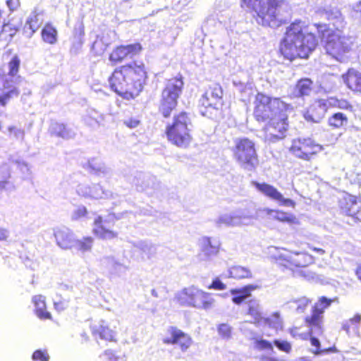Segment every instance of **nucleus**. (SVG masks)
I'll list each match as a JSON object with an SVG mask.
<instances>
[{"label": "nucleus", "mask_w": 361, "mask_h": 361, "mask_svg": "<svg viewBox=\"0 0 361 361\" xmlns=\"http://www.w3.org/2000/svg\"><path fill=\"white\" fill-rule=\"evenodd\" d=\"M253 116L259 123H266L262 128L265 141L275 143L286 137L290 123L288 112L291 105L280 97L257 92L253 102Z\"/></svg>", "instance_id": "nucleus-1"}, {"label": "nucleus", "mask_w": 361, "mask_h": 361, "mask_svg": "<svg viewBox=\"0 0 361 361\" xmlns=\"http://www.w3.org/2000/svg\"><path fill=\"white\" fill-rule=\"evenodd\" d=\"M328 23H314L317 35L323 43L324 50L331 58L341 63L346 62L353 51V37L345 33L347 23L340 11L327 13Z\"/></svg>", "instance_id": "nucleus-2"}, {"label": "nucleus", "mask_w": 361, "mask_h": 361, "mask_svg": "<svg viewBox=\"0 0 361 361\" xmlns=\"http://www.w3.org/2000/svg\"><path fill=\"white\" fill-rule=\"evenodd\" d=\"M149 78L147 67L140 61L116 66L110 74V89L122 99H135L143 91Z\"/></svg>", "instance_id": "nucleus-3"}, {"label": "nucleus", "mask_w": 361, "mask_h": 361, "mask_svg": "<svg viewBox=\"0 0 361 361\" xmlns=\"http://www.w3.org/2000/svg\"><path fill=\"white\" fill-rule=\"evenodd\" d=\"M317 46V39L308 30L307 25L301 20H295L286 29L280 41L279 53L289 61L307 59Z\"/></svg>", "instance_id": "nucleus-4"}, {"label": "nucleus", "mask_w": 361, "mask_h": 361, "mask_svg": "<svg viewBox=\"0 0 361 361\" xmlns=\"http://www.w3.org/2000/svg\"><path fill=\"white\" fill-rule=\"evenodd\" d=\"M240 6L262 27L277 28L286 23L283 18L287 12L283 0H240Z\"/></svg>", "instance_id": "nucleus-5"}, {"label": "nucleus", "mask_w": 361, "mask_h": 361, "mask_svg": "<svg viewBox=\"0 0 361 361\" xmlns=\"http://www.w3.org/2000/svg\"><path fill=\"white\" fill-rule=\"evenodd\" d=\"M333 301L332 299L322 296L319 298L317 302L312 306L311 314L304 318V322L309 329L307 332H300V326H293L289 329V333L293 338H299L302 340H307L310 338L311 345L315 347V350H314L315 355H319L322 352L337 351L334 346L322 350L319 339L313 336L314 331H317L320 335L323 334L324 314L325 310L331 306Z\"/></svg>", "instance_id": "nucleus-6"}, {"label": "nucleus", "mask_w": 361, "mask_h": 361, "mask_svg": "<svg viewBox=\"0 0 361 361\" xmlns=\"http://www.w3.org/2000/svg\"><path fill=\"white\" fill-rule=\"evenodd\" d=\"M192 120L189 113L181 111L175 114L172 121L166 125L164 134L172 145L186 149L193 142Z\"/></svg>", "instance_id": "nucleus-7"}, {"label": "nucleus", "mask_w": 361, "mask_h": 361, "mask_svg": "<svg viewBox=\"0 0 361 361\" xmlns=\"http://www.w3.org/2000/svg\"><path fill=\"white\" fill-rule=\"evenodd\" d=\"M184 82L181 77H173L167 80L166 85L161 90L158 111L164 118H169L172 113L176 110L178 101L180 98Z\"/></svg>", "instance_id": "nucleus-8"}, {"label": "nucleus", "mask_w": 361, "mask_h": 361, "mask_svg": "<svg viewBox=\"0 0 361 361\" xmlns=\"http://www.w3.org/2000/svg\"><path fill=\"white\" fill-rule=\"evenodd\" d=\"M231 151L233 158L243 169L255 171L258 167L259 159L254 140L246 137L238 138Z\"/></svg>", "instance_id": "nucleus-9"}, {"label": "nucleus", "mask_w": 361, "mask_h": 361, "mask_svg": "<svg viewBox=\"0 0 361 361\" xmlns=\"http://www.w3.org/2000/svg\"><path fill=\"white\" fill-rule=\"evenodd\" d=\"M174 302L180 307H192L197 309L209 310L214 304L210 293L199 289L194 286L184 288L174 297Z\"/></svg>", "instance_id": "nucleus-10"}, {"label": "nucleus", "mask_w": 361, "mask_h": 361, "mask_svg": "<svg viewBox=\"0 0 361 361\" xmlns=\"http://www.w3.org/2000/svg\"><path fill=\"white\" fill-rule=\"evenodd\" d=\"M284 252L272 255L271 258L279 267L290 270H299L314 263V257L307 252H293L282 249Z\"/></svg>", "instance_id": "nucleus-11"}, {"label": "nucleus", "mask_w": 361, "mask_h": 361, "mask_svg": "<svg viewBox=\"0 0 361 361\" xmlns=\"http://www.w3.org/2000/svg\"><path fill=\"white\" fill-rule=\"evenodd\" d=\"M322 150V145L309 137L293 139L288 147V152L293 157L307 161H310Z\"/></svg>", "instance_id": "nucleus-12"}, {"label": "nucleus", "mask_w": 361, "mask_h": 361, "mask_svg": "<svg viewBox=\"0 0 361 361\" xmlns=\"http://www.w3.org/2000/svg\"><path fill=\"white\" fill-rule=\"evenodd\" d=\"M224 91L219 83L210 85L199 99V106L204 116H211L213 111L222 110Z\"/></svg>", "instance_id": "nucleus-13"}, {"label": "nucleus", "mask_w": 361, "mask_h": 361, "mask_svg": "<svg viewBox=\"0 0 361 361\" xmlns=\"http://www.w3.org/2000/svg\"><path fill=\"white\" fill-rule=\"evenodd\" d=\"M142 50V45L138 42L128 44H118L112 49L109 54L108 59L111 66H116L128 59L140 55Z\"/></svg>", "instance_id": "nucleus-14"}, {"label": "nucleus", "mask_w": 361, "mask_h": 361, "mask_svg": "<svg viewBox=\"0 0 361 361\" xmlns=\"http://www.w3.org/2000/svg\"><path fill=\"white\" fill-rule=\"evenodd\" d=\"M341 213L355 223H361V197L345 192L338 201Z\"/></svg>", "instance_id": "nucleus-15"}, {"label": "nucleus", "mask_w": 361, "mask_h": 361, "mask_svg": "<svg viewBox=\"0 0 361 361\" xmlns=\"http://www.w3.org/2000/svg\"><path fill=\"white\" fill-rule=\"evenodd\" d=\"M165 345H176L181 352H187L193 344L192 337L175 326H169L162 338Z\"/></svg>", "instance_id": "nucleus-16"}, {"label": "nucleus", "mask_w": 361, "mask_h": 361, "mask_svg": "<svg viewBox=\"0 0 361 361\" xmlns=\"http://www.w3.org/2000/svg\"><path fill=\"white\" fill-rule=\"evenodd\" d=\"M116 218L109 215L106 218L97 216L93 222L92 233L98 238L110 240L117 238L118 233L113 229Z\"/></svg>", "instance_id": "nucleus-17"}, {"label": "nucleus", "mask_w": 361, "mask_h": 361, "mask_svg": "<svg viewBox=\"0 0 361 361\" xmlns=\"http://www.w3.org/2000/svg\"><path fill=\"white\" fill-rule=\"evenodd\" d=\"M252 185L264 196L279 202L280 205L292 208L295 207V201L290 198H285L282 193L274 186L264 182L259 183L255 180L252 181Z\"/></svg>", "instance_id": "nucleus-18"}, {"label": "nucleus", "mask_w": 361, "mask_h": 361, "mask_svg": "<svg viewBox=\"0 0 361 361\" xmlns=\"http://www.w3.org/2000/svg\"><path fill=\"white\" fill-rule=\"evenodd\" d=\"M91 332L96 338L106 342L116 343L118 341L116 331L111 329L104 320H102L98 324L93 325L91 327Z\"/></svg>", "instance_id": "nucleus-19"}, {"label": "nucleus", "mask_w": 361, "mask_h": 361, "mask_svg": "<svg viewBox=\"0 0 361 361\" xmlns=\"http://www.w3.org/2000/svg\"><path fill=\"white\" fill-rule=\"evenodd\" d=\"M327 111L324 99H318L308 107L304 117L307 121L318 123L324 118Z\"/></svg>", "instance_id": "nucleus-20"}, {"label": "nucleus", "mask_w": 361, "mask_h": 361, "mask_svg": "<svg viewBox=\"0 0 361 361\" xmlns=\"http://www.w3.org/2000/svg\"><path fill=\"white\" fill-rule=\"evenodd\" d=\"M56 244L63 250H71L75 246V235L70 229L63 227L54 231Z\"/></svg>", "instance_id": "nucleus-21"}, {"label": "nucleus", "mask_w": 361, "mask_h": 361, "mask_svg": "<svg viewBox=\"0 0 361 361\" xmlns=\"http://www.w3.org/2000/svg\"><path fill=\"white\" fill-rule=\"evenodd\" d=\"M2 92L0 94V106H6L13 98L20 95V90L12 85V80L5 79L2 87H0Z\"/></svg>", "instance_id": "nucleus-22"}, {"label": "nucleus", "mask_w": 361, "mask_h": 361, "mask_svg": "<svg viewBox=\"0 0 361 361\" xmlns=\"http://www.w3.org/2000/svg\"><path fill=\"white\" fill-rule=\"evenodd\" d=\"M342 78L348 88L355 93L361 94V72L349 68L342 75Z\"/></svg>", "instance_id": "nucleus-23"}, {"label": "nucleus", "mask_w": 361, "mask_h": 361, "mask_svg": "<svg viewBox=\"0 0 361 361\" xmlns=\"http://www.w3.org/2000/svg\"><path fill=\"white\" fill-rule=\"evenodd\" d=\"M32 302L35 306L34 312L41 320H52L51 314L47 310L46 297L41 294L35 295L32 298Z\"/></svg>", "instance_id": "nucleus-24"}, {"label": "nucleus", "mask_w": 361, "mask_h": 361, "mask_svg": "<svg viewBox=\"0 0 361 361\" xmlns=\"http://www.w3.org/2000/svg\"><path fill=\"white\" fill-rule=\"evenodd\" d=\"M313 90V81L308 78H302L296 82L293 87V95L295 98H302L310 96Z\"/></svg>", "instance_id": "nucleus-25"}, {"label": "nucleus", "mask_w": 361, "mask_h": 361, "mask_svg": "<svg viewBox=\"0 0 361 361\" xmlns=\"http://www.w3.org/2000/svg\"><path fill=\"white\" fill-rule=\"evenodd\" d=\"M259 288L258 285L247 284L241 288L231 289L230 293L233 295L232 302L236 305L241 304L246 298L251 296L252 291Z\"/></svg>", "instance_id": "nucleus-26"}, {"label": "nucleus", "mask_w": 361, "mask_h": 361, "mask_svg": "<svg viewBox=\"0 0 361 361\" xmlns=\"http://www.w3.org/2000/svg\"><path fill=\"white\" fill-rule=\"evenodd\" d=\"M42 20L37 13H32L27 19L23 27V32L27 37H31L39 28Z\"/></svg>", "instance_id": "nucleus-27"}, {"label": "nucleus", "mask_w": 361, "mask_h": 361, "mask_svg": "<svg viewBox=\"0 0 361 361\" xmlns=\"http://www.w3.org/2000/svg\"><path fill=\"white\" fill-rule=\"evenodd\" d=\"M42 41L49 44H54L58 40V32L56 28L51 23H47L41 30Z\"/></svg>", "instance_id": "nucleus-28"}, {"label": "nucleus", "mask_w": 361, "mask_h": 361, "mask_svg": "<svg viewBox=\"0 0 361 361\" xmlns=\"http://www.w3.org/2000/svg\"><path fill=\"white\" fill-rule=\"evenodd\" d=\"M327 123L332 130L342 129L348 125V118L342 112H336L328 118Z\"/></svg>", "instance_id": "nucleus-29"}, {"label": "nucleus", "mask_w": 361, "mask_h": 361, "mask_svg": "<svg viewBox=\"0 0 361 361\" xmlns=\"http://www.w3.org/2000/svg\"><path fill=\"white\" fill-rule=\"evenodd\" d=\"M327 109H339L343 110H353V105L345 99H338L336 97H330L324 99Z\"/></svg>", "instance_id": "nucleus-30"}, {"label": "nucleus", "mask_w": 361, "mask_h": 361, "mask_svg": "<svg viewBox=\"0 0 361 361\" xmlns=\"http://www.w3.org/2000/svg\"><path fill=\"white\" fill-rule=\"evenodd\" d=\"M228 276L232 279L240 280L251 278L252 273L250 270L246 267L233 266L228 270Z\"/></svg>", "instance_id": "nucleus-31"}, {"label": "nucleus", "mask_w": 361, "mask_h": 361, "mask_svg": "<svg viewBox=\"0 0 361 361\" xmlns=\"http://www.w3.org/2000/svg\"><path fill=\"white\" fill-rule=\"evenodd\" d=\"M94 244V238L92 236H83L80 239L75 238V246L78 251L82 252H90Z\"/></svg>", "instance_id": "nucleus-32"}, {"label": "nucleus", "mask_w": 361, "mask_h": 361, "mask_svg": "<svg viewBox=\"0 0 361 361\" xmlns=\"http://www.w3.org/2000/svg\"><path fill=\"white\" fill-rule=\"evenodd\" d=\"M202 252L206 257L209 258L218 255L219 247L218 245H213L209 238H204Z\"/></svg>", "instance_id": "nucleus-33"}, {"label": "nucleus", "mask_w": 361, "mask_h": 361, "mask_svg": "<svg viewBox=\"0 0 361 361\" xmlns=\"http://www.w3.org/2000/svg\"><path fill=\"white\" fill-rule=\"evenodd\" d=\"M274 219L280 222H286L291 225H299L300 221L293 214L284 212L283 210H275Z\"/></svg>", "instance_id": "nucleus-34"}, {"label": "nucleus", "mask_w": 361, "mask_h": 361, "mask_svg": "<svg viewBox=\"0 0 361 361\" xmlns=\"http://www.w3.org/2000/svg\"><path fill=\"white\" fill-rule=\"evenodd\" d=\"M262 324L269 329H279L282 327V321L278 312L273 313L270 317H264L262 319Z\"/></svg>", "instance_id": "nucleus-35"}, {"label": "nucleus", "mask_w": 361, "mask_h": 361, "mask_svg": "<svg viewBox=\"0 0 361 361\" xmlns=\"http://www.w3.org/2000/svg\"><path fill=\"white\" fill-rule=\"evenodd\" d=\"M21 61L20 57L15 54L8 63V75L12 78L16 77L19 73Z\"/></svg>", "instance_id": "nucleus-36"}, {"label": "nucleus", "mask_w": 361, "mask_h": 361, "mask_svg": "<svg viewBox=\"0 0 361 361\" xmlns=\"http://www.w3.org/2000/svg\"><path fill=\"white\" fill-rule=\"evenodd\" d=\"M254 348L258 351H273V345L271 342L262 338H253Z\"/></svg>", "instance_id": "nucleus-37"}, {"label": "nucleus", "mask_w": 361, "mask_h": 361, "mask_svg": "<svg viewBox=\"0 0 361 361\" xmlns=\"http://www.w3.org/2000/svg\"><path fill=\"white\" fill-rule=\"evenodd\" d=\"M292 302L295 305L296 311L303 313L311 304L312 300L306 296H302L293 300Z\"/></svg>", "instance_id": "nucleus-38"}, {"label": "nucleus", "mask_w": 361, "mask_h": 361, "mask_svg": "<svg viewBox=\"0 0 361 361\" xmlns=\"http://www.w3.org/2000/svg\"><path fill=\"white\" fill-rule=\"evenodd\" d=\"M247 314L254 319V323L255 324H262V319L263 318L257 306L250 305L247 310Z\"/></svg>", "instance_id": "nucleus-39"}, {"label": "nucleus", "mask_w": 361, "mask_h": 361, "mask_svg": "<svg viewBox=\"0 0 361 361\" xmlns=\"http://www.w3.org/2000/svg\"><path fill=\"white\" fill-rule=\"evenodd\" d=\"M33 361H49V355L47 349H37L32 355Z\"/></svg>", "instance_id": "nucleus-40"}, {"label": "nucleus", "mask_w": 361, "mask_h": 361, "mask_svg": "<svg viewBox=\"0 0 361 361\" xmlns=\"http://www.w3.org/2000/svg\"><path fill=\"white\" fill-rule=\"evenodd\" d=\"M8 135L11 137L18 139L19 137L23 138L25 135V131L23 129L18 128L15 126H10L7 128Z\"/></svg>", "instance_id": "nucleus-41"}, {"label": "nucleus", "mask_w": 361, "mask_h": 361, "mask_svg": "<svg viewBox=\"0 0 361 361\" xmlns=\"http://www.w3.org/2000/svg\"><path fill=\"white\" fill-rule=\"evenodd\" d=\"M273 343L279 350L286 353H290L292 350L290 343L287 341L274 340Z\"/></svg>", "instance_id": "nucleus-42"}, {"label": "nucleus", "mask_w": 361, "mask_h": 361, "mask_svg": "<svg viewBox=\"0 0 361 361\" xmlns=\"http://www.w3.org/2000/svg\"><path fill=\"white\" fill-rule=\"evenodd\" d=\"M88 214L87 209L85 207L82 206L77 208L72 214L71 219L73 221H78L85 218Z\"/></svg>", "instance_id": "nucleus-43"}, {"label": "nucleus", "mask_w": 361, "mask_h": 361, "mask_svg": "<svg viewBox=\"0 0 361 361\" xmlns=\"http://www.w3.org/2000/svg\"><path fill=\"white\" fill-rule=\"evenodd\" d=\"M218 333L224 338H228L231 336L232 329L227 324H221L218 326Z\"/></svg>", "instance_id": "nucleus-44"}, {"label": "nucleus", "mask_w": 361, "mask_h": 361, "mask_svg": "<svg viewBox=\"0 0 361 361\" xmlns=\"http://www.w3.org/2000/svg\"><path fill=\"white\" fill-rule=\"evenodd\" d=\"M207 288L209 289L216 290H224L226 289V285L216 277L213 279L212 282L207 286Z\"/></svg>", "instance_id": "nucleus-45"}, {"label": "nucleus", "mask_w": 361, "mask_h": 361, "mask_svg": "<svg viewBox=\"0 0 361 361\" xmlns=\"http://www.w3.org/2000/svg\"><path fill=\"white\" fill-rule=\"evenodd\" d=\"M103 45L104 43L102 40H96L93 42L92 50L96 56H100L104 53V49H102Z\"/></svg>", "instance_id": "nucleus-46"}, {"label": "nucleus", "mask_w": 361, "mask_h": 361, "mask_svg": "<svg viewBox=\"0 0 361 361\" xmlns=\"http://www.w3.org/2000/svg\"><path fill=\"white\" fill-rule=\"evenodd\" d=\"M123 123L129 128H134L140 125V121L137 117H132L125 120Z\"/></svg>", "instance_id": "nucleus-47"}, {"label": "nucleus", "mask_w": 361, "mask_h": 361, "mask_svg": "<svg viewBox=\"0 0 361 361\" xmlns=\"http://www.w3.org/2000/svg\"><path fill=\"white\" fill-rule=\"evenodd\" d=\"M68 307V302L65 300H59L54 302V307L58 312L65 310Z\"/></svg>", "instance_id": "nucleus-48"}, {"label": "nucleus", "mask_w": 361, "mask_h": 361, "mask_svg": "<svg viewBox=\"0 0 361 361\" xmlns=\"http://www.w3.org/2000/svg\"><path fill=\"white\" fill-rule=\"evenodd\" d=\"M349 322L354 326V329L357 330L359 324L361 322V315L359 314H355L353 317L348 319Z\"/></svg>", "instance_id": "nucleus-49"}, {"label": "nucleus", "mask_w": 361, "mask_h": 361, "mask_svg": "<svg viewBox=\"0 0 361 361\" xmlns=\"http://www.w3.org/2000/svg\"><path fill=\"white\" fill-rule=\"evenodd\" d=\"M353 11L355 17L361 23V0L353 6Z\"/></svg>", "instance_id": "nucleus-50"}, {"label": "nucleus", "mask_w": 361, "mask_h": 361, "mask_svg": "<svg viewBox=\"0 0 361 361\" xmlns=\"http://www.w3.org/2000/svg\"><path fill=\"white\" fill-rule=\"evenodd\" d=\"M56 128H59V131L56 133L59 136L64 137L68 135V130L66 129V126L64 124H58Z\"/></svg>", "instance_id": "nucleus-51"}, {"label": "nucleus", "mask_w": 361, "mask_h": 361, "mask_svg": "<svg viewBox=\"0 0 361 361\" xmlns=\"http://www.w3.org/2000/svg\"><path fill=\"white\" fill-rule=\"evenodd\" d=\"M6 4L9 9L12 11L16 10L20 6L19 0H7Z\"/></svg>", "instance_id": "nucleus-52"}, {"label": "nucleus", "mask_w": 361, "mask_h": 361, "mask_svg": "<svg viewBox=\"0 0 361 361\" xmlns=\"http://www.w3.org/2000/svg\"><path fill=\"white\" fill-rule=\"evenodd\" d=\"M9 232L8 231L4 228L0 227V241H6L8 238Z\"/></svg>", "instance_id": "nucleus-53"}, {"label": "nucleus", "mask_w": 361, "mask_h": 361, "mask_svg": "<svg viewBox=\"0 0 361 361\" xmlns=\"http://www.w3.org/2000/svg\"><path fill=\"white\" fill-rule=\"evenodd\" d=\"M355 329L354 326L351 324L348 320L345 321L342 324V329L345 331L347 334H349L350 332L351 329Z\"/></svg>", "instance_id": "nucleus-54"}, {"label": "nucleus", "mask_w": 361, "mask_h": 361, "mask_svg": "<svg viewBox=\"0 0 361 361\" xmlns=\"http://www.w3.org/2000/svg\"><path fill=\"white\" fill-rule=\"evenodd\" d=\"M308 247L319 255H324L325 253V250L322 248H317L310 245H308Z\"/></svg>", "instance_id": "nucleus-55"}, {"label": "nucleus", "mask_w": 361, "mask_h": 361, "mask_svg": "<svg viewBox=\"0 0 361 361\" xmlns=\"http://www.w3.org/2000/svg\"><path fill=\"white\" fill-rule=\"evenodd\" d=\"M355 274L357 279L361 281V264L357 267L355 270Z\"/></svg>", "instance_id": "nucleus-56"}, {"label": "nucleus", "mask_w": 361, "mask_h": 361, "mask_svg": "<svg viewBox=\"0 0 361 361\" xmlns=\"http://www.w3.org/2000/svg\"><path fill=\"white\" fill-rule=\"evenodd\" d=\"M104 353L106 355H111V356L115 357L114 352H113L112 350H105Z\"/></svg>", "instance_id": "nucleus-57"}, {"label": "nucleus", "mask_w": 361, "mask_h": 361, "mask_svg": "<svg viewBox=\"0 0 361 361\" xmlns=\"http://www.w3.org/2000/svg\"><path fill=\"white\" fill-rule=\"evenodd\" d=\"M265 211L267 212V213L268 214H272L273 212H275V210L272 209H266Z\"/></svg>", "instance_id": "nucleus-58"}, {"label": "nucleus", "mask_w": 361, "mask_h": 361, "mask_svg": "<svg viewBox=\"0 0 361 361\" xmlns=\"http://www.w3.org/2000/svg\"><path fill=\"white\" fill-rule=\"evenodd\" d=\"M8 25H4V30H5L6 28V27H8Z\"/></svg>", "instance_id": "nucleus-59"}]
</instances>
